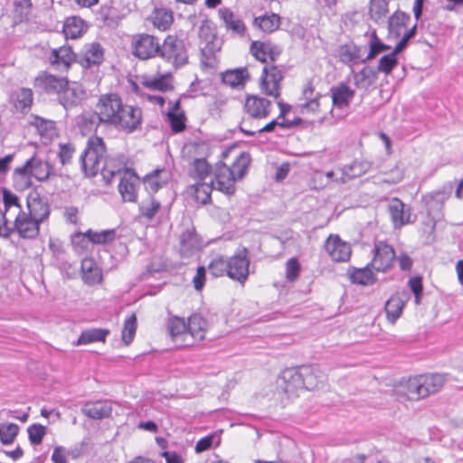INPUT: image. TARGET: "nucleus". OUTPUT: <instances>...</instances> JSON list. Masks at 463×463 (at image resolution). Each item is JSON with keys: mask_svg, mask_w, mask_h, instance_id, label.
Listing matches in <instances>:
<instances>
[{"mask_svg": "<svg viewBox=\"0 0 463 463\" xmlns=\"http://www.w3.org/2000/svg\"><path fill=\"white\" fill-rule=\"evenodd\" d=\"M220 18L223 21L225 27L232 33L242 36L245 33L246 26L244 23L238 18L229 8L222 7L218 11Z\"/></svg>", "mask_w": 463, "mask_h": 463, "instance_id": "obj_28", "label": "nucleus"}, {"mask_svg": "<svg viewBox=\"0 0 463 463\" xmlns=\"http://www.w3.org/2000/svg\"><path fill=\"white\" fill-rule=\"evenodd\" d=\"M78 55L72 52L70 46H61L53 49L49 57L51 65L56 70L67 71L73 61H77Z\"/></svg>", "mask_w": 463, "mask_h": 463, "instance_id": "obj_20", "label": "nucleus"}, {"mask_svg": "<svg viewBox=\"0 0 463 463\" xmlns=\"http://www.w3.org/2000/svg\"><path fill=\"white\" fill-rule=\"evenodd\" d=\"M300 265L296 258L289 259L286 263V278L288 281H295L299 274Z\"/></svg>", "mask_w": 463, "mask_h": 463, "instance_id": "obj_63", "label": "nucleus"}, {"mask_svg": "<svg viewBox=\"0 0 463 463\" xmlns=\"http://www.w3.org/2000/svg\"><path fill=\"white\" fill-rule=\"evenodd\" d=\"M420 376L416 375L414 377L409 378L405 384L404 388L406 389V395L410 400H420L422 399L421 396V385H420Z\"/></svg>", "mask_w": 463, "mask_h": 463, "instance_id": "obj_51", "label": "nucleus"}, {"mask_svg": "<svg viewBox=\"0 0 463 463\" xmlns=\"http://www.w3.org/2000/svg\"><path fill=\"white\" fill-rule=\"evenodd\" d=\"M303 379L300 376V368L290 367L281 372L278 382V387L288 398L298 396V392L303 390Z\"/></svg>", "mask_w": 463, "mask_h": 463, "instance_id": "obj_8", "label": "nucleus"}, {"mask_svg": "<svg viewBox=\"0 0 463 463\" xmlns=\"http://www.w3.org/2000/svg\"><path fill=\"white\" fill-rule=\"evenodd\" d=\"M171 78L168 75H160L155 78H146L142 80V85L152 90L165 92L173 90Z\"/></svg>", "mask_w": 463, "mask_h": 463, "instance_id": "obj_42", "label": "nucleus"}, {"mask_svg": "<svg viewBox=\"0 0 463 463\" xmlns=\"http://www.w3.org/2000/svg\"><path fill=\"white\" fill-rule=\"evenodd\" d=\"M449 192H446L444 190L435 191L424 196V200L426 203L431 207L434 203H439L440 206L443 203L449 198Z\"/></svg>", "mask_w": 463, "mask_h": 463, "instance_id": "obj_64", "label": "nucleus"}, {"mask_svg": "<svg viewBox=\"0 0 463 463\" xmlns=\"http://www.w3.org/2000/svg\"><path fill=\"white\" fill-rule=\"evenodd\" d=\"M388 13V2L386 0H371L369 14L371 18L380 24L384 21Z\"/></svg>", "mask_w": 463, "mask_h": 463, "instance_id": "obj_47", "label": "nucleus"}, {"mask_svg": "<svg viewBox=\"0 0 463 463\" xmlns=\"http://www.w3.org/2000/svg\"><path fill=\"white\" fill-rule=\"evenodd\" d=\"M79 125L82 131H95L101 126H104V121L99 115V109L95 108L93 111H85L79 117Z\"/></svg>", "mask_w": 463, "mask_h": 463, "instance_id": "obj_32", "label": "nucleus"}, {"mask_svg": "<svg viewBox=\"0 0 463 463\" xmlns=\"http://www.w3.org/2000/svg\"><path fill=\"white\" fill-rule=\"evenodd\" d=\"M173 22V15L170 11H166L164 9L157 10L155 13L154 18H153V24L155 27L161 31H165L169 28Z\"/></svg>", "mask_w": 463, "mask_h": 463, "instance_id": "obj_54", "label": "nucleus"}, {"mask_svg": "<svg viewBox=\"0 0 463 463\" xmlns=\"http://www.w3.org/2000/svg\"><path fill=\"white\" fill-rule=\"evenodd\" d=\"M84 21L76 16L69 17L66 19L62 32L66 38L77 39L85 32Z\"/></svg>", "mask_w": 463, "mask_h": 463, "instance_id": "obj_38", "label": "nucleus"}, {"mask_svg": "<svg viewBox=\"0 0 463 463\" xmlns=\"http://www.w3.org/2000/svg\"><path fill=\"white\" fill-rule=\"evenodd\" d=\"M96 109H99L105 127H112L127 134L133 133L141 127V109L123 103L122 99L116 93L100 95Z\"/></svg>", "mask_w": 463, "mask_h": 463, "instance_id": "obj_2", "label": "nucleus"}, {"mask_svg": "<svg viewBox=\"0 0 463 463\" xmlns=\"http://www.w3.org/2000/svg\"><path fill=\"white\" fill-rule=\"evenodd\" d=\"M75 152V147L71 143L60 144L58 157L62 165L70 164L73 154Z\"/></svg>", "mask_w": 463, "mask_h": 463, "instance_id": "obj_62", "label": "nucleus"}, {"mask_svg": "<svg viewBox=\"0 0 463 463\" xmlns=\"http://www.w3.org/2000/svg\"><path fill=\"white\" fill-rule=\"evenodd\" d=\"M81 412L90 419L102 420L111 415L112 408L101 402H86L81 408Z\"/></svg>", "mask_w": 463, "mask_h": 463, "instance_id": "obj_30", "label": "nucleus"}, {"mask_svg": "<svg viewBox=\"0 0 463 463\" xmlns=\"http://www.w3.org/2000/svg\"><path fill=\"white\" fill-rule=\"evenodd\" d=\"M253 24L264 33H273L279 28L280 16L277 14H271L255 17Z\"/></svg>", "mask_w": 463, "mask_h": 463, "instance_id": "obj_41", "label": "nucleus"}, {"mask_svg": "<svg viewBox=\"0 0 463 463\" xmlns=\"http://www.w3.org/2000/svg\"><path fill=\"white\" fill-rule=\"evenodd\" d=\"M362 47L354 43L341 45L339 48L340 61L345 64L362 62Z\"/></svg>", "mask_w": 463, "mask_h": 463, "instance_id": "obj_33", "label": "nucleus"}, {"mask_svg": "<svg viewBox=\"0 0 463 463\" xmlns=\"http://www.w3.org/2000/svg\"><path fill=\"white\" fill-rule=\"evenodd\" d=\"M248 78L249 73L246 68L227 71L222 75V82L232 88L243 86Z\"/></svg>", "mask_w": 463, "mask_h": 463, "instance_id": "obj_40", "label": "nucleus"}, {"mask_svg": "<svg viewBox=\"0 0 463 463\" xmlns=\"http://www.w3.org/2000/svg\"><path fill=\"white\" fill-rule=\"evenodd\" d=\"M300 376L303 379V390H314L323 384L326 379V374L318 365H300Z\"/></svg>", "mask_w": 463, "mask_h": 463, "instance_id": "obj_19", "label": "nucleus"}, {"mask_svg": "<svg viewBox=\"0 0 463 463\" xmlns=\"http://www.w3.org/2000/svg\"><path fill=\"white\" fill-rule=\"evenodd\" d=\"M86 98L85 90L79 84L67 81L66 87L61 92L58 101L66 109H71L81 104Z\"/></svg>", "mask_w": 463, "mask_h": 463, "instance_id": "obj_13", "label": "nucleus"}, {"mask_svg": "<svg viewBox=\"0 0 463 463\" xmlns=\"http://www.w3.org/2000/svg\"><path fill=\"white\" fill-rule=\"evenodd\" d=\"M228 258L222 255H218L213 258L208 264V270L210 274L214 278L228 276Z\"/></svg>", "mask_w": 463, "mask_h": 463, "instance_id": "obj_44", "label": "nucleus"}, {"mask_svg": "<svg viewBox=\"0 0 463 463\" xmlns=\"http://www.w3.org/2000/svg\"><path fill=\"white\" fill-rule=\"evenodd\" d=\"M27 214L38 222H43L50 215V205L47 200L37 193H30L26 199Z\"/></svg>", "mask_w": 463, "mask_h": 463, "instance_id": "obj_16", "label": "nucleus"}, {"mask_svg": "<svg viewBox=\"0 0 463 463\" xmlns=\"http://www.w3.org/2000/svg\"><path fill=\"white\" fill-rule=\"evenodd\" d=\"M80 166L87 177L95 176L99 171L106 184H110L117 175L125 174L132 168L128 167V158L120 154L107 156L105 142L98 136L91 137L80 157Z\"/></svg>", "mask_w": 463, "mask_h": 463, "instance_id": "obj_1", "label": "nucleus"}, {"mask_svg": "<svg viewBox=\"0 0 463 463\" xmlns=\"http://www.w3.org/2000/svg\"><path fill=\"white\" fill-rule=\"evenodd\" d=\"M202 247V241L194 226L184 230L180 235L179 251L182 257L189 258Z\"/></svg>", "mask_w": 463, "mask_h": 463, "instance_id": "obj_17", "label": "nucleus"}, {"mask_svg": "<svg viewBox=\"0 0 463 463\" xmlns=\"http://www.w3.org/2000/svg\"><path fill=\"white\" fill-rule=\"evenodd\" d=\"M271 102L257 95L247 96L244 103L245 112L254 119L266 118L271 110Z\"/></svg>", "mask_w": 463, "mask_h": 463, "instance_id": "obj_15", "label": "nucleus"}, {"mask_svg": "<svg viewBox=\"0 0 463 463\" xmlns=\"http://www.w3.org/2000/svg\"><path fill=\"white\" fill-rule=\"evenodd\" d=\"M159 57L177 69L188 62V53L183 39L169 34L160 44Z\"/></svg>", "mask_w": 463, "mask_h": 463, "instance_id": "obj_4", "label": "nucleus"}, {"mask_svg": "<svg viewBox=\"0 0 463 463\" xmlns=\"http://www.w3.org/2000/svg\"><path fill=\"white\" fill-rule=\"evenodd\" d=\"M11 99L16 110L27 113L33 102V92L29 88H20L12 93Z\"/></svg>", "mask_w": 463, "mask_h": 463, "instance_id": "obj_29", "label": "nucleus"}, {"mask_svg": "<svg viewBox=\"0 0 463 463\" xmlns=\"http://www.w3.org/2000/svg\"><path fill=\"white\" fill-rule=\"evenodd\" d=\"M199 38L206 43V46L202 49V53L207 55V53L213 54L214 52V41L217 38V31L215 24L210 20H204L198 31Z\"/></svg>", "mask_w": 463, "mask_h": 463, "instance_id": "obj_25", "label": "nucleus"}, {"mask_svg": "<svg viewBox=\"0 0 463 463\" xmlns=\"http://www.w3.org/2000/svg\"><path fill=\"white\" fill-rule=\"evenodd\" d=\"M28 438L33 445H39L46 434V427L39 423H33L27 428Z\"/></svg>", "mask_w": 463, "mask_h": 463, "instance_id": "obj_57", "label": "nucleus"}, {"mask_svg": "<svg viewBox=\"0 0 463 463\" xmlns=\"http://www.w3.org/2000/svg\"><path fill=\"white\" fill-rule=\"evenodd\" d=\"M333 107L345 109L350 106L355 90L350 88L345 82H340L330 88Z\"/></svg>", "mask_w": 463, "mask_h": 463, "instance_id": "obj_22", "label": "nucleus"}, {"mask_svg": "<svg viewBox=\"0 0 463 463\" xmlns=\"http://www.w3.org/2000/svg\"><path fill=\"white\" fill-rule=\"evenodd\" d=\"M87 236L88 241H90L94 244H106L111 242L116 238L115 230H104L101 232H93L92 230H88L85 232Z\"/></svg>", "mask_w": 463, "mask_h": 463, "instance_id": "obj_46", "label": "nucleus"}, {"mask_svg": "<svg viewBox=\"0 0 463 463\" xmlns=\"http://www.w3.org/2000/svg\"><path fill=\"white\" fill-rule=\"evenodd\" d=\"M408 299V293L398 292L386 301L384 309L389 322L394 324L397 321Z\"/></svg>", "mask_w": 463, "mask_h": 463, "instance_id": "obj_23", "label": "nucleus"}, {"mask_svg": "<svg viewBox=\"0 0 463 463\" xmlns=\"http://www.w3.org/2000/svg\"><path fill=\"white\" fill-rule=\"evenodd\" d=\"M397 54L398 53H394V50H392L390 53L383 55L375 69L377 73L383 72L389 75L398 64Z\"/></svg>", "mask_w": 463, "mask_h": 463, "instance_id": "obj_50", "label": "nucleus"}, {"mask_svg": "<svg viewBox=\"0 0 463 463\" xmlns=\"http://www.w3.org/2000/svg\"><path fill=\"white\" fill-rule=\"evenodd\" d=\"M167 118L170 123L171 129L174 133L183 132L185 128V114L182 110L179 113H175L174 111L167 112Z\"/></svg>", "mask_w": 463, "mask_h": 463, "instance_id": "obj_56", "label": "nucleus"}, {"mask_svg": "<svg viewBox=\"0 0 463 463\" xmlns=\"http://www.w3.org/2000/svg\"><path fill=\"white\" fill-rule=\"evenodd\" d=\"M325 249L334 261L344 262L351 256V247L342 241L337 235H330L325 243Z\"/></svg>", "mask_w": 463, "mask_h": 463, "instance_id": "obj_18", "label": "nucleus"}, {"mask_svg": "<svg viewBox=\"0 0 463 463\" xmlns=\"http://www.w3.org/2000/svg\"><path fill=\"white\" fill-rule=\"evenodd\" d=\"M19 426L15 423L0 424V441L4 445H10L18 435Z\"/></svg>", "mask_w": 463, "mask_h": 463, "instance_id": "obj_48", "label": "nucleus"}, {"mask_svg": "<svg viewBox=\"0 0 463 463\" xmlns=\"http://www.w3.org/2000/svg\"><path fill=\"white\" fill-rule=\"evenodd\" d=\"M267 43L253 41L250 44V53L260 61L268 62Z\"/></svg>", "mask_w": 463, "mask_h": 463, "instance_id": "obj_60", "label": "nucleus"}, {"mask_svg": "<svg viewBox=\"0 0 463 463\" xmlns=\"http://www.w3.org/2000/svg\"><path fill=\"white\" fill-rule=\"evenodd\" d=\"M284 79L282 67L266 64L260 79V88L263 94L278 99L281 94V83Z\"/></svg>", "mask_w": 463, "mask_h": 463, "instance_id": "obj_5", "label": "nucleus"}, {"mask_svg": "<svg viewBox=\"0 0 463 463\" xmlns=\"http://www.w3.org/2000/svg\"><path fill=\"white\" fill-rule=\"evenodd\" d=\"M250 264L248 249L239 248L232 257L228 258V277L243 286L249 279Z\"/></svg>", "mask_w": 463, "mask_h": 463, "instance_id": "obj_6", "label": "nucleus"}, {"mask_svg": "<svg viewBox=\"0 0 463 463\" xmlns=\"http://www.w3.org/2000/svg\"><path fill=\"white\" fill-rule=\"evenodd\" d=\"M370 266L371 265L368 264L362 269H354L350 273L351 281L364 286L373 285L376 281V279Z\"/></svg>", "mask_w": 463, "mask_h": 463, "instance_id": "obj_43", "label": "nucleus"}, {"mask_svg": "<svg viewBox=\"0 0 463 463\" xmlns=\"http://www.w3.org/2000/svg\"><path fill=\"white\" fill-rule=\"evenodd\" d=\"M212 171L211 165L204 158H196L193 162L192 176L203 180Z\"/></svg>", "mask_w": 463, "mask_h": 463, "instance_id": "obj_53", "label": "nucleus"}, {"mask_svg": "<svg viewBox=\"0 0 463 463\" xmlns=\"http://www.w3.org/2000/svg\"><path fill=\"white\" fill-rule=\"evenodd\" d=\"M371 165L366 161H354L350 165H344L341 169V176L335 179L336 183L345 184L347 181L359 177L370 169Z\"/></svg>", "mask_w": 463, "mask_h": 463, "instance_id": "obj_26", "label": "nucleus"}, {"mask_svg": "<svg viewBox=\"0 0 463 463\" xmlns=\"http://www.w3.org/2000/svg\"><path fill=\"white\" fill-rule=\"evenodd\" d=\"M208 323L199 314L192 315L188 319V334L194 340H203Z\"/></svg>", "mask_w": 463, "mask_h": 463, "instance_id": "obj_35", "label": "nucleus"}, {"mask_svg": "<svg viewBox=\"0 0 463 463\" xmlns=\"http://www.w3.org/2000/svg\"><path fill=\"white\" fill-rule=\"evenodd\" d=\"M214 181L212 182V185L206 184H199L195 186L194 190V199L196 202L202 204H207L211 201V192L214 185L213 184Z\"/></svg>", "mask_w": 463, "mask_h": 463, "instance_id": "obj_59", "label": "nucleus"}, {"mask_svg": "<svg viewBox=\"0 0 463 463\" xmlns=\"http://www.w3.org/2000/svg\"><path fill=\"white\" fill-rule=\"evenodd\" d=\"M137 330V317L132 314L124 322L122 330V340L126 345H128L134 339Z\"/></svg>", "mask_w": 463, "mask_h": 463, "instance_id": "obj_52", "label": "nucleus"}, {"mask_svg": "<svg viewBox=\"0 0 463 463\" xmlns=\"http://www.w3.org/2000/svg\"><path fill=\"white\" fill-rule=\"evenodd\" d=\"M394 249L384 241H378L373 247V258L369 265L376 270L385 272L395 260Z\"/></svg>", "mask_w": 463, "mask_h": 463, "instance_id": "obj_9", "label": "nucleus"}, {"mask_svg": "<svg viewBox=\"0 0 463 463\" xmlns=\"http://www.w3.org/2000/svg\"><path fill=\"white\" fill-rule=\"evenodd\" d=\"M167 330L173 341L176 343L180 341L179 345H190L193 344L186 341V338L189 337V334L187 324L184 318L178 317L169 318Z\"/></svg>", "mask_w": 463, "mask_h": 463, "instance_id": "obj_24", "label": "nucleus"}, {"mask_svg": "<svg viewBox=\"0 0 463 463\" xmlns=\"http://www.w3.org/2000/svg\"><path fill=\"white\" fill-rule=\"evenodd\" d=\"M67 81L66 78L57 77L43 71L34 79L33 86L46 94H56L59 97L63 88L66 87Z\"/></svg>", "mask_w": 463, "mask_h": 463, "instance_id": "obj_11", "label": "nucleus"}, {"mask_svg": "<svg viewBox=\"0 0 463 463\" xmlns=\"http://www.w3.org/2000/svg\"><path fill=\"white\" fill-rule=\"evenodd\" d=\"M98 15L105 26L114 27L118 23V15L115 7L103 5L100 7Z\"/></svg>", "mask_w": 463, "mask_h": 463, "instance_id": "obj_49", "label": "nucleus"}, {"mask_svg": "<svg viewBox=\"0 0 463 463\" xmlns=\"http://www.w3.org/2000/svg\"><path fill=\"white\" fill-rule=\"evenodd\" d=\"M250 163V156L246 152H241L236 156L231 166L222 161L217 162L213 171L214 183H213L215 189L229 196L234 194L235 182L243 178Z\"/></svg>", "mask_w": 463, "mask_h": 463, "instance_id": "obj_3", "label": "nucleus"}, {"mask_svg": "<svg viewBox=\"0 0 463 463\" xmlns=\"http://www.w3.org/2000/svg\"><path fill=\"white\" fill-rule=\"evenodd\" d=\"M387 211L396 229L412 222L411 220V208L406 207L405 203L397 197H392L388 200Z\"/></svg>", "mask_w": 463, "mask_h": 463, "instance_id": "obj_14", "label": "nucleus"}, {"mask_svg": "<svg viewBox=\"0 0 463 463\" xmlns=\"http://www.w3.org/2000/svg\"><path fill=\"white\" fill-rule=\"evenodd\" d=\"M140 184L141 180L133 169L126 171L118 184V192L122 200L128 203H136Z\"/></svg>", "mask_w": 463, "mask_h": 463, "instance_id": "obj_10", "label": "nucleus"}, {"mask_svg": "<svg viewBox=\"0 0 463 463\" xmlns=\"http://www.w3.org/2000/svg\"><path fill=\"white\" fill-rule=\"evenodd\" d=\"M13 232H16L23 239H34L40 232V222L30 217L27 213L21 211L15 217Z\"/></svg>", "mask_w": 463, "mask_h": 463, "instance_id": "obj_12", "label": "nucleus"}, {"mask_svg": "<svg viewBox=\"0 0 463 463\" xmlns=\"http://www.w3.org/2000/svg\"><path fill=\"white\" fill-rule=\"evenodd\" d=\"M410 16L403 12L397 11L388 19L389 37L398 38L404 27H406Z\"/></svg>", "mask_w": 463, "mask_h": 463, "instance_id": "obj_36", "label": "nucleus"}, {"mask_svg": "<svg viewBox=\"0 0 463 463\" xmlns=\"http://www.w3.org/2000/svg\"><path fill=\"white\" fill-rule=\"evenodd\" d=\"M109 335V329L91 328L81 332L76 345H89L94 342H105L106 337Z\"/></svg>", "mask_w": 463, "mask_h": 463, "instance_id": "obj_39", "label": "nucleus"}, {"mask_svg": "<svg viewBox=\"0 0 463 463\" xmlns=\"http://www.w3.org/2000/svg\"><path fill=\"white\" fill-rule=\"evenodd\" d=\"M31 174L40 182L46 181L51 175H54L53 167L47 161L37 156L31 157Z\"/></svg>", "mask_w": 463, "mask_h": 463, "instance_id": "obj_31", "label": "nucleus"}, {"mask_svg": "<svg viewBox=\"0 0 463 463\" xmlns=\"http://www.w3.org/2000/svg\"><path fill=\"white\" fill-rule=\"evenodd\" d=\"M77 62L83 68L99 65L104 60V51L99 43H92L86 45L84 52L78 55Z\"/></svg>", "mask_w": 463, "mask_h": 463, "instance_id": "obj_21", "label": "nucleus"}, {"mask_svg": "<svg viewBox=\"0 0 463 463\" xmlns=\"http://www.w3.org/2000/svg\"><path fill=\"white\" fill-rule=\"evenodd\" d=\"M2 200L4 203V211L7 213L11 208L15 207L19 212L24 211L19 201V197L11 192L9 189L4 187L1 190Z\"/></svg>", "mask_w": 463, "mask_h": 463, "instance_id": "obj_55", "label": "nucleus"}, {"mask_svg": "<svg viewBox=\"0 0 463 463\" xmlns=\"http://www.w3.org/2000/svg\"><path fill=\"white\" fill-rule=\"evenodd\" d=\"M81 269L83 272V278L87 283L95 284L100 281L101 275L91 259L82 260Z\"/></svg>", "mask_w": 463, "mask_h": 463, "instance_id": "obj_45", "label": "nucleus"}, {"mask_svg": "<svg viewBox=\"0 0 463 463\" xmlns=\"http://www.w3.org/2000/svg\"><path fill=\"white\" fill-rule=\"evenodd\" d=\"M246 121L241 123L240 129L242 133H244L248 137H254L258 133L262 132H272L276 127H279V118L273 119L264 127L256 129H247L244 128Z\"/></svg>", "mask_w": 463, "mask_h": 463, "instance_id": "obj_61", "label": "nucleus"}, {"mask_svg": "<svg viewBox=\"0 0 463 463\" xmlns=\"http://www.w3.org/2000/svg\"><path fill=\"white\" fill-rule=\"evenodd\" d=\"M160 44L156 36L147 33L137 34L132 42L133 54L140 60L159 57Z\"/></svg>", "mask_w": 463, "mask_h": 463, "instance_id": "obj_7", "label": "nucleus"}, {"mask_svg": "<svg viewBox=\"0 0 463 463\" xmlns=\"http://www.w3.org/2000/svg\"><path fill=\"white\" fill-rule=\"evenodd\" d=\"M377 71L371 67H364L360 71L354 74V85L358 89L368 90L378 79Z\"/></svg>", "mask_w": 463, "mask_h": 463, "instance_id": "obj_37", "label": "nucleus"}, {"mask_svg": "<svg viewBox=\"0 0 463 463\" xmlns=\"http://www.w3.org/2000/svg\"><path fill=\"white\" fill-rule=\"evenodd\" d=\"M161 209V203L150 195L138 205V218L150 222Z\"/></svg>", "mask_w": 463, "mask_h": 463, "instance_id": "obj_34", "label": "nucleus"}, {"mask_svg": "<svg viewBox=\"0 0 463 463\" xmlns=\"http://www.w3.org/2000/svg\"><path fill=\"white\" fill-rule=\"evenodd\" d=\"M419 376L421 383L422 398L438 392L446 381L445 376L440 373L420 374Z\"/></svg>", "mask_w": 463, "mask_h": 463, "instance_id": "obj_27", "label": "nucleus"}, {"mask_svg": "<svg viewBox=\"0 0 463 463\" xmlns=\"http://www.w3.org/2000/svg\"><path fill=\"white\" fill-rule=\"evenodd\" d=\"M162 172H164V169H155L144 176L143 183L149 193H156L162 186L157 179L158 175Z\"/></svg>", "mask_w": 463, "mask_h": 463, "instance_id": "obj_58", "label": "nucleus"}]
</instances>
